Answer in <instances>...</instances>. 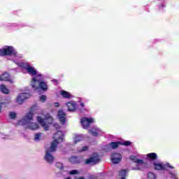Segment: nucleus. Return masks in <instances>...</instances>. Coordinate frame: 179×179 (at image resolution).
I'll return each mask as SVG.
<instances>
[{
  "mask_svg": "<svg viewBox=\"0 0 179 179\" xmlns=\"http://www.w3.org/2000/svg\"><path fill=\"white\" fill-rule=\"evenodd\" d=\"M53 139L54 140L51 143L50 148L46 149L44 157L45 160L47 163H50V164H52V163H54V160H55V157H54L51 153L57 152V148L58 147L59 143H61V142H63L64 141V134H62V132L59 131L57 134H54Z\"/></svg>",
  "mask_w": 179,
  "mask_h": 179,
  "instance_id": "obj_1",
  "label": "nucleus"
},
{
  "mask_svg": "<svg viewBox=\"0 0 179 179\" xmlns=\"http://www.w3.org/2000/svg\"><path fill=\"white\" fill-rule=\"evenodd\" d=\"M12 55H17V52L13 46H7L0 49V57H10Z\"/></svg>",
  "mask_w": 179,
  "mask_h": 179,
  "instance_id": "obj_2",
  "label": "nucleus"
},
{
  "mask_svg": "<svg viewBox=\"0 0 179 179\" xmlns=\"http://www.w3.org/2000/svg\"><path fill=\"white\" fill-rule=\"evenodd\" d=\"M37 121L42 125L45 131H48V129H50V125L52 124V117H49L46 119H43L41 117L38 116Z\"/></svg>",
  "mask_w": 179,
  "mask_h": 179,
  "instance_id": "obj_3",
  "label": "nucleus"
},
{
  "mask_svg": "<svg viewBox=\"0 0 179 179\" xmlns=\"http://www.w3.org/2000/svg\"><path fill=\"white\" fill-rule=\"evenodd\" d=\"M100 162V157L98 153H93L92 155L85 159V164H92V166H96L98 163Z\"/></svg>",
  "mask_w": 179,
  "mask_h": 179,
  "instance_id": "obj_4",
  "label": "nucleus"
},
{
  "mask_svg": "<svg viewBox=\"0 0 179 179\" xmlns=\"http://www.w3.org/2000/svg\"><path fill=\"white\" fill-rule=\"evenodd\" d=\"M94 120L92 117H83L81 118V124L84 129H87L90 127V124H93Z\"/></svg>",
  "mask_w": 179,
  "mask_h": 179,
  "instance_id": "obj_5",
  "label": "nucleus"
},
{
  "mask_svg": "<svg viewBox=\"0 0 179 179\" xmlns=\"http://www.w3.org/2000/svg\"><path fill=\"white\" fill-rule=\"evenodd\" d=\"M121 145V141L111 142L109 145H106L104 147V150L106 152H110L111 149H117Z\"/></svg>",
  "mask_w": 179,
  "mask_h": 179,
  "instance_id": "obj_6",
  "label": "nucleus"
},
{
  "mask_svg": "<svg viewBox=\"0 0 179 179\" xmlns=\"http://www.w3.org/2000/svg\"><path fill=\"white\" fill-rule=\"evenodd\" d=\"M110 160L113 164H118V163L122 160V155L118 152H114L111 155Z\"/></svg>",
  "mask_w": 179,
  "mask_h": 179,
  "instance_id": "obj_7",
  "label": "nucleus"
},
{
  "mask_svg": "<svg viewBox=\"0 0 179 179\" xmlns=\"http://www.w3.org/2000/svg\"><path fill=\"white\" fill-rule=\"evenodd\" d=\"M57 117L62 125H64L66 122V113L63 110L58 111Z\"/></svg>",
  "mask_w": 179,
  "mask_h": 179,
  "instance_id": "obj_8",
  "label": "nucleus"
},
{
  "mask_svg": "<svg viewBox=\"0 0 179 179\" xmlns=\"http://www.w3.org/2000/svg\"><path fill=\"white\" fill-rule=\"evenodd\" d=\"M155 170H167V169H174L170 164H154Z\"/></svg>",
  "mask_w": 179,
  "mask_h": 179,
  "instance_id": "obj_9",
  "label": "nucleus"
},
{
  "mask_svg": "<svg viewBox=\"0 0 179 179\" xmlns=\"http://www.w3.org/2000/svg\"><path fill=\"white\" fill-rule=\"evenodd\" d=\"M26 99H29V94L27 93H21L17 97L16 101L18 104H23Z\"/></svg>",
  "mask_w": 179,
  "mask_h": 179,
  "instance_id": "obj_10",
  "label": "nucleus"
},
{
  "mask_svg": "<svg viewBox=\"0 0 179 179\" xmlns=\"http://www.w3.org/2000/svg\"><path fill=\"white\" fill-rule=\"evenodd\" d=\"M0 80L10 82V83H13V80L10 79V74L8 72H4L0 76Z\"/></svg>",
  "mask_w": 179,
  "mask_h": 179,
  "instance_id": "obj_11",
  "label": "nucleus"
},
{
  "mask_svg": "<svg viewBox=\"0 0 179 179\" xmlns=\"http://www.w3.org/2000/svg\"><path fill=\"white\" fill-rule=\"evenodd\" d=\"M25 69L27 73H29L31 76H36V75H37V71L36 70V69H34V67L33 66H31L30 65L26 66Z\"/></svg>",
  "mask_w": 179,
  "mask_h": 179,
  "instance_id": "obj_12",
  "label": "nucleus"
},
{
  "mask_svg": "<svg viewBox=\"0 0 179 179\" xmlns=\"http://www.w3.org/2000/svg\"><path fill=\"white\" fill-rule=\"evenodd\" d=\"M33 110H30L27 115H24V119L22 120H20L19 124H22V121H25L26 122L29 121H31L34 117Z\"/></svg>",
  "mask_w": 179,
  "mask_h": 179,
  "instance_id": "obj_13",
  "label": "nucleus"
},
{
  "mask_svg": "<svg viewBox=\"0 0 179 179\" xmlns=\"http://www.w3.org/2000/svg\"><path fill=\"white\" fill-rule=\"evenodd\" d=\"M69 162L72 164H80L82 163V157L73 156L69 159Z\"/></svg>",
  "mask_w": 179,
  "mask_h": 179,
  "instance_id": "obj_14",
  "label": "nucleus"
},
{
  "mask_svg": "<svg viewBox=\"0 0 179 179\" xmlns=\"http://www.w3.org/2000/svg\"><path fill=\"white\" fill-rule=\"evenodd\" d=\"M40 85V80L36 79V78H32V81L31 83V86L34 90H38V86Z\"/></svg>",
  "mask_w": 179,
  "mask_h": 179,
  "instance_id": "obj_15",
  "label": "nucleus"
},
{
  "mask_svg": "<svg viewBox=\"0 0 179 179\" xmlns=\"http://www.w3.org/2000/svg\"><path fill=\"white\" fill-rule=\"evenodd\" d=\"M67 107L69 111H75V110H76V103L69 102L67 103Z\"/></svg>",
  "mask_w": 179,
  "mask_h": 179,
  "instance_id": "obj_16",
  "label": "nucleus"
},
{
  "mask_svg": "<svg viewBox=\"0 0 179 179\" xmlns=\"http://www.w3.org/2000/svg\"><path fill=\"white\" fill-rule=\"evenodd\" d=\"M147 159H149V160H157V154H156V152L148 153L147 155Z\"/></svg>",
  "mask_w": 179,
  "mask_h": 179,
  "instance_id": "obj_17",
  "label": "nucleus"
},
{
  "mask_svg": "<svg viewBox=\"0 0 179 179\" xmlns=\"http://www.w3.org/2000/svg\"><path fill=\"white\" fill-rule=\"evenodd\" d=\"M130 159L134 162V163H136L137 164H143L144 162L142 159H139L136 158V156H131Z\"/></svg>",
  "mask_w": 179,
  "mask_h": 179,
  "instance_id": "obj_18",
  "label": "nucleus"
},
{
  "mask_svg": "<svg viewBox=\"0 0 179 179\" xmlns=\"http://www.w3.org/2000/svg\"><path fill=\"white\" fill-rule=\"evenodd\" d=\"M38 89H41L45 92L48 89L47 84H45V83L43 81H39Z\"/></svg>",
  "mask_w": 179,
  "mask_h": 179,
  "instance_id": "obj_19",
  "label": "nucleus"
},
{
  "mask_svg": "<svg viewBox=\"0 0 179 179\" xmlns=\"http://www.w3.org/2000/svg\"><path fill=\"white\" fill-rule=\"evenodd\" d=\"M60 94L64 99H71V94L65 90H62Z\"/></svg>",
  "mask_w": 179,
  "mask_h": 179,
  "instance_id": "obj_20",
  "label": "nucleus"
},
{
  "mask_svg": "<svg viewBox=\"0 0 179 179\" xmlns=\"http://www.w3.org/2000/svg\"><path fill=\"white\" fill-rule=\"evenodd\" d=\"M0 90L4 94H9V90L5 86V85H0Z\"/></svg>",
  "mask_w": 179,
  "mask_h": 179,
  "instance_id": "obj_21",
  "label": "nucleus"
},
{
  "mask_svg": "<svg viewBox=\"0 0 179 179\" xmlns=\"http://www.w3.org/2000/svg\"><path fill=\"white\" fill-rule=\"evenodd\" d=\"M29 129H32V131H36V129H38L40 127L38 126V124H37V123L32 122L29 125Z\"/></svg>",
  "mask_w": 179,
  "mask_h": 179,
  "instance_id": "obj_22",
  "label": "nucleus"
},
{
  "mask_svg": "<svg viewBox=\"0 0 179 179\" xmlns=\"http://www.w3.org/2000/svg\"><path fill=\"white\" fill-rule=\"evenodd\" d=\"M81 141H83L82 135H76L74 136V143H78V142H81Z\"/></svg>",
  "mask_w": 179,
  "mask_h": 179,
  "instance_id": "obj_23",
  "label": "nucleus"
},
{
  "mask_svg": "<svg viewBox=\"0 0 179 179\" xmlns=\"http://www.w3.org/2000/svg\"><path fill=\"white\" fill-rule=\"evenodd\" d=\"M56 167L61 171L64 170V164L61 162H56Z\"/></svg>",
  "mask_w": 179,
  "mask_h": 179,
  "instance_id": "obj_24",
  "label": "nucleus"
},
{
  "mask_svg": "<svg viewBox=\"0 0 179 179\" xmlns=\"http://www.w3.org/2000/svg\"><path fill=\"white\" fill-rule=\"evenodd\" d=\"M148 179H156V174H155L152 172H150L148 174Z\"/></svg>",
  "mask_w": 179,
  "mask_h": 179,
  "instance_id": "obj_25",
  "label": "nucleus"
},
{
  "mask_svg": "<svg viewBox=\"0 0 179 179\" xmlns=\"http://www.w3.org/2000/svg\"><path fill=\"white\" fill-rule=\"evenodd\" d=\"M41 135H43V133H38L35 134L34 140L35 141H40L41 139Z\"/></svg>",
  "mask_w": 179,
  "mask_h": 179,
  "instance_id": "obj_26",
  "label": "nucleus"
},
{
  "mask_svg": "<svg viewBox=\"0 0 179 179\" xmlns=\"http://www.w3.org/2000/svg\"><path fill=\"white\" fill-rule=\"evenodd\" d=\"M122 146H131L132 145V143L131 141H124V142H121L120 144Z\"/></svg>",
  "mask_w": 179,
  "mask_h": 179,
  "instance_id": "obj_27",
  "label": "nucleus"
},
{
  "mask_svg": "<svg viewBox=\"0 0 179 179\" xmlns=\"http://www.w3.org/2000/svg\"><path fill=\"white\" fill-rule=\"evenodd\" d=\"M70 176L79 175L80 173L78 170H72L69 172Z\"/></svg>",
  "mask_w": 179,
  "mask_h": 179,
  "instance_id": "obj_28",
  "label": "nucleus"
},
{
  "mask_svg": "<svg viewBox=\"0 0 179 179\" xmlns=\"http://www.w3.org/2000/svg\"><path fill=\"white\" fill-rule=\"evenodd\" d=\"M9 117L11 120H15L16 118V113L15 112H10Z\"/></svg>",
  "mask_w": 179,
  "mask_h": 179,
  "instance_id": "obj_29",
  "label": "nucleus"
},
{
  "mask_svg": "<svg viewBox=\"0 0 179 179\" xmlns=\"http://www.w3.org/2000/svg\"><path fill=\"white\" fill-rule=\"evenodd\" d=\"M47 100V96L45 95H42L40 96V101H42V103H44Z\"/></svg>",
  "mask_w": 179,
  "mask_h": 179,
  "instance_id": "obj_30",
  "label": "nucleus"
},
{
  "mask_svg": "<svg viewBox=\"0 0 179 179\" xmlns=\"http://www.w3.org/2000/svg\"><path fill=\"white\" fill-rule=\"evenodd\" d=\"M90 134H91L93 136H99V133H97V131H90Z\"/></svg>",
  "mask_w": 179,
  "mask_h": 179,
  "instance_id": "obj_31",
  "label": "nucleus"
},
{
  "mask_svg": "<svg viewBox=\"0 0 179 179\" xmlns=\"http://www.w3.org/2000/svg\"><path fill=\"white\" fill-rule=\"evenodd\" d=\"M88 179H99V177L97 176L90 175L88 176Z\"/></svg>",
  "mask_w": 179,
  "mask_h": 179,
  "instance_id": "obj_32",
  "label": "nucleus"
},
{
  "mask_svg": "<svg viewBox=\"0 0 179 179\" xmlns=\"http://www.w3.org/2000/svg\"><path fill=\"white\" fill-rule=\"evenodd\" d=\"M89 150V147L88 146H84L80 150V152H86V150Z\"/></svg>",
  "mask_w": 179,
  "mask_h": 179,
  "instance_id": "obj_33",
  "label": "nucleus"
},
{
  "mask_svg": "<svg viewBox=\"0 0 179 179\" xmlns=\"http://www.w3.org/2000/svg\"><path fill=\"white\" fill-rule=\"evenodd\" d=\"M3 104V103L0 102V114H1V113H2V105Z\"/></svg>",
  "mask_w": 179,
  "mask_h": 179,
  "instance_id": "obj_34",
  "label": "nucleus"
},
{
  "mask_svg": "<svg viewBox=\"0 0 179 179\" xmlns=\"http://www.w3.org/2000/svg\"><path fill=\"white\" fill-rule=\"evenodd\" d=\"M55 107H59V103L58 102L55 103Z\"/></svg>",
  "mask_w": 179,
  "mask_h": 179,
  "instance_id": "obj_35",
  "label": "nucleus"
},
{
  "mask_svg": "<svg viewBox=\"0 0 179 179\" xmlns=\"http://www.w3.org/2000/svg\"><path fill=\"white\" fill-rule=\"evenodd\" d=\"M77 179H86V178H85V177H83V176H80Z\"/></svg>",
  "mask_w": 179,
  "mask_h": 179,
  "instance_id": "obj_36",
  "label": "nucleus"
},
{
  "mask_svg": "<svg viewBox=\"0 0 179 179\" xmlns=\"http://www.w3.org/2000/svg\"><path fill=\"white\" fill-rule=\"evenodd\" d=\"M80 104L81 107H85V103H83V102H81Z\"/></svg>",
  "mask_w": 179,
  "mask_h": 179,
  "instance_id": "obj_37",
  "label": "nucleus"
},
{
  "mask_svg": "<svg viewBox=\"0 0 179 179\" xmlns=\"http://www.w3.org/2000/svg\"><path fill=\"white\" fill-rule=\"evenodd\" d=\"M66 179H72V178H71L70 177H68V178H66Z\"/></svg>",
  "mask_w": 179,
  "mask_h": 179,
  "instance_id": "obj_38",
  "label": "nucleus"
},
{
  "mask_svg": "<svg viewBox=\"0 0 179 179\" xmlns=\"http://www.w3.org/2000/svg\"><path fill=\"white\" fill-rule=\"evenodd\" d=\"M0 179H1V176H0Z\"/></svg>",
  "mask_w": 179,
  "mask_h": 179,
  "instance_id": "obj_39",
  "label": "nucleus"
}]
</instances>
